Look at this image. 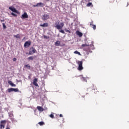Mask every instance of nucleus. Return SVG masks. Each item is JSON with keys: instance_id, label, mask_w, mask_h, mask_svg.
Segmentation results:
<instances>
[{"instance_id": "1", "label": "nucleus", "mask_w": 129, "mask_h": 129, "mask_svg": "<svg viewBox=\"0 0 129 129\" xmlns=\"http://www.w3.org/2000/svg\"><path fill=\"white\" fill-rule=\"evenodd\" d=\"M64 22H60L59 20H57L54 22L53 27L56 28L57 30H59L60 33H61L62 34H65L64 30H62V29H63V27H64Z\"/></svg>"}, {"instance_id": "2", "label": "nucleus", "mask_w": 129, "mask_h": 129, "mask_svg": "<svg viewBox=\"0 0 129 129\" xmlns=\"http://www.w3.org/2000/svg\"><path fill=\"white\" fill-rule=\"evenodd\" d=\"M0 129H4L5 128V126L6 125V124L7 123V120H1L0 122Z\"/></svg>"}, {"instance_id": "3", "label": "nucleus", "mask_w": 129, "mask_h": 129, "mask_svg": "<svg viewBox=\"0 0 129 129\" xmlns=\"http://www.w3.org/2000/svg\"><path fill=\"white\" fill-rule=\"evenodd\" d=\"M82 47H86V48H84V51L86 52H88L90 51V48H89V45L87 44H83L82 45Z\"/></svg>"}, {"instance_id": "4", "label": "nucleus", "mask_w": 129, "mask_h": 129, "mask_svg": "<svg viewBox=\"0 0 129 129\" xmlns=\"http://www.w3.org/2000/svg\"><path fill=\"white\" fill-rule=\"evenodd\" d=\"M36 53V49L33 47L30 48V50L29 52V55H33V54H35Z\"/></svg>"}, {"instance_id": "5", "label": "nucleus", "mask_w": 129, "mask_h": 129, "mask_svg": "<svg viewBox=\"0 0 129 129\" xmlns=\"http://www.w3.org/2000/svg\"><path fill=\"white\" fill-rule=\"evenodd\" d=\"M79 65L78 70H82L83 69V67H82V64H83V62L82 61H79L78 62Z\"/></svg>"}, {"instance_id": "6", "label": "nucleus", "mask_w": 129, "mask_h": 129, "mask_svg": "<svg viewBox=\"0 0 129 129\" xmlns=\"http://www.w3.org/2000/svg\"><path fill=\"white\" fill-rule=\"evenodd\" d=\"M49 18H50V16H49V15L47 14H44L42 17V20H43V21H45V20H48Z\"/></svg>"}, {"instance_id": "7", "label": "nucleus", "mask_w": 129, "mask_h": 129, "mask_svg": "<svg viewBox=\"0 0 129 129\" xmlns=\"http://www.w3.org/2000/svg\"><path fill=\"white\" fill-rule=\"evenodd\" d=\"M37 82H38V79L35 78L34 80H33V85H34V86H36V87H39V85H38V84L37 83Z\"/></svg>"}, {"instance_id": "8", "label": "nucleus", "mask_w": 129, "mask_h": 129, "mask_svg": "<svg viewBox=\"0 0 129 129\" xmlns=\"http://www.w3.org/2000/svg\"><path fill=\"white\" fill-rule=\"evenodd\" d=\"M30 46H31V41H26L24 44L25 48H28Z\"/></svg>"}, {"instance_id": "9", "label": "nucleus", "mask_w": 129, "mask_h": 129, "mask_svg": "<svg viewBox=\"0 0 129 129\" xmlns=\"http://www.w3.org/2000/svg\"><path fill=\"white\" fill-rule=\"evenodd\" d=\"M21 19H28L29 18V16H28V14L26 12H25L21 17Z\"/></svg>"}, {"instance_id": "10", "label": "nucleus", "mask_w": 129, "mask_h": 129, "mask_svg": "<svg viewBox=\"0 0 129 129\" xmlns=\"http://www.w3.org/2000/svg\"><path fill=\"white\" fill-rule=\"evenodd\" d=\"M9 10L12 11V12H13V13H16V14H18V11L14 7H9Z\"/></svg>"}, {"instance_id": "11", "label": "nucleus", "mask_w": 129, "mask_h": 129, "mask_svg": "<svg viewBox=\"0 0 129 129\" xmlns=\"http://www.w3.org/2000/svg\"><path fill=\"white\" fill-rule=\"evenodd\" d=\"M90 26L92 27L93 30H96V25L93 24V21L90 23Z\"/></svg>"}, {"instance_id": "12", "label": "nucleus", "mask_w": 129, "mask_h": 129, "mask_svg": "<svg viewBox=\"0 0 129 129\" xmlns=\"http://www.w3.org/2000/svg\"><path fill=\"white\" fill-rule=\"evenodd\" d=\"M44 6V4L42 3H37L36 5H34V7H43Z\"/></svg>"}, {"instance_id": "13", "label": "nucleus", "mask_w": 129, "mask_h": 129, "mask_svg": "<svg viewBox=\"0 0 129 129\" xmlns=\"http://www.w3.org/2000/svg\"><path fill=\"white\" fill-rule=\"evenodd\" d=\"M76 34L79 36V37H82L83 36V34L78 30L76 31Z\"/></svg>"}, {"instance_id": "14", "label": "nucleus", "mask_w": 129, "mask_h": 129, "mask_svg": "<svg viewBox=\"0 0 129 129\" xmlns=\"http://www.w3.org/2000/svg\"><path fill=\"white\" fill-rule=\"evenodd\" d=\"M8 83L13 87H16V84H14L12 81H8Z\"/></svg>"}, {"instance_id": "15", "label": "nucleus", "mask_w": 129, "mask_h": 129, "mask_svg": "<svg viewBox=\"0 0 129 129\" xmlns=\"http://www.w3.org/2000/svg\"><path fill=\"white\" fill-rule=\"evenodd\" d=\"M37 109L38 110H39V111H44V108L41 106H38L37 107Z\"/></svg>"}, {"instance_id": "16", "label": "nucleus", "mask_w": 129, "mask_h": 129, "mask_svg": "<svg viewBox=\"0 0 129 129\" xmlns=\"http://www.w3.org/2000/svg\"><path fill=\"white\" fill-rule=\"evenodd\" d=\"M80 79L82 80V81H86L87 82V81L86 80V79L84 77H83V76H80Z\"/></svg>"}, {"instance_id": "17", "label": "nucleus", "mask_w": 129, "mask_h": 129, "mask_svg": "<svg viewBox=\"0 0 129 129\" xmlns=\"http://www.w3.org/2000/svg\"><path fill=\"white\" fill-rule=\"evenodd\" d=\"M24 67L25 68H26V69H28L29 70L31 69V66H30V64H29L25 65Z\"/></svg>"}, {"instance_id": "18", "label": "nucleus", "mask_w": 129, "mask_h": 129, "mask_svg": "<svg viewBox=\"0 0 129 129\" xmlns=\"http://www.w3.org/2000/svg\"><path fill=\"white\" fill-rule=\"evenodd\" d=\"M40 27H48V23H45L43 24H40Z\"/></svg>"}, {"instance_id": "19", "label": "nucleus", "mask_w": 129, "mask_h": 129, "mask_svg": "<svg viewBox=\"0 0 129 129\" xmlns=\"http://www.w3.org/2000/svg\"><path fill=\"white\" fill-rule=\"evenodd\" d=\"M60 42L59 41H56V42H55V46H60Z\"/></svg>"}, {"instance_id": "20", "label": "nucleus", "mask_w": 129, "mask_h": 129, "mask_svg": "<svg viewBox=\"0 0 129 129\" xmlns=\"http://www.w3.org/2000/svg\"><path fill=\"white\" fill-rule=\"evenodd\" d=\"M8 92L10 93V92H12L13 91V88H11L8 89Z\"/></svg>"}, {"instance_id": "21", "label": "nucleus", "mask_w": 129, "mask_h": 129, "mask_svg": "<svg viewBox=\"0 0 129 129\" xmlns=\"http://www.w3.org/2000/svg\"><path fill=\"white\" fill-rule=\"evenodd\" d=\"M13 91L14 92H20V90H19L18 88H16V89L13 88Z\"/></svg>"}, {"instance_id": "22", "label": "nucleus", "mask_w": 129, "mask_h": 129, "mask_svg": "<svg viewBox=\"0 0 129 129\" xmlns=\"http://www.w3.org/2000/svg\"><path fill=\"white\" fill-rule=\"evenodd\" d=\"M49 116L51 118H55V117H54V113H51V114L49 115Z\"/></svg>"}, {"instance_id": "23", "label": "nucleus", "mask_w": 129, "mask_h": 129, "mask_svg": "<svg viewBox=\"0 0 129 129\" xmlns=\"http://www.w3.org/2000/svg\"><path fill=\"white\" fill-rule=\"evenodd\" d=\"M38 124H39V125H44V124H45V123L43 121H40L38 122Z\"/></svg>"}, {"instance_id": "24", "label": "nucleus", "mask_w": 129, "mask_h": 129, "mask_svg": "<svg viewBox=\"0 0 129 129\" xmlns=\"http://www.w3.org/2000/svg\"><path fill=\"white\" fill-rule=\"evenodd\" d=\"M87 7H93V5H92V4L91 3H89L87 5Z\"/></svg>"}, {"instance_id": "25", "label": "nucleus", "mask_w": 129, "mask_h": 129, "mask_svg": "<svg viewBox=\"0 0 129 129\" xmlns=\"http://www.w3.org/2000/svg\"><path fill=\"white\" fill-rule=\"evenodd\" d=\"M75 54H78V55H81V54L79 52V51L76 50L74 52Z\"/></svg>"}, {"instance_id": "26", "label": "nucleus", "mask_w": 129, "mask_h": 129, "mask_svg": "<svg viewBox=\"0 0 129 129\" xmlns=\"http://www.w3.org/2000/svg\"><path fill=\"white\" fill-rule=\"evenodd\" d=\"M14 37L15 38H17V39H20V34H17L16 35H14Z\"/></svg>"}, {"instance_id": "27", "label": "nucleus", "mask_w": 129, "mask_h": 129, "mask_svg": "<svg viewBox=\"0 0 129 129\" xmlns=\"http://www.w3.org/2000/svg\"><path fill=\"white\" fill-rule=\"evenodd\" d=\"M28 60H34V56H30L29 57H28Z\"/></svg>"}, {"instance_id": "28", "label": "nucleus", "mask_w": 129, "mask_h": 129, "mask_svg": "<svg viewBox=\"0 0 129 129\" xmlns=\"http://www.w3.org/2000/svg\"><path fill=\"white\" fill-rule=\"evenodd\" d=\"M2 25L3 26L4 29H7V26H6V24L5 23H2Z\"/></svg>"}, {"instance_id": "29", "label": "nucleus", "mask_w": 129, "mask_h": 129, "mask_svg": "<svg viewBox=\"0 0 129 129\" xmlns=\"http://www.w3.org/2000/svg\"><path fill=\"white\" fill-rule=\"evenodd\" d=\"M64 31L67 32V33H71V31H70V30H68V29H65Z\"/></svg>"}, {"instance_id": "30", "label": "nucleus", "mask_w": 129, "mask_h": 129, "mask_svg": "<svg viewBox=\"0 0 129 129\" xmlns=\"http://www.w3.org/2000/svg\"><path fill=\"white\" fill-rule=\"evenodd\" d=\"M43 38H44V39H49L50 37L49 36H47L46 35H44L43 36Z\"/></svg>"}, {"instance_id": "31", "label": "nucleus", "mask_w": 129, "mask_h": 129, "mask_svg": "<svg viewBox=\"0 0 129 129\" xmlns=\"http://www.w3.org/2000/svg\"><path fill=\"white\" fill-rule=\"evenodd\" d=\"M11 15L12 16H14V17H17V15L16 14L14 13H12Z\"/></svg>"}, {"instance_id": "32", "label": "nucleus", "mask_w": 129, "mask_h": 129, "mask_svg": "<svg viewBox=\"0 0 129 129\" xmlns=\"http://www.w3.org/2000/svg\"><path fill=\"white\" fill-rule=\"evenodd\" d=\"M59 117H63V115H62V114H60L59 115Z\"/></svg>"}, {"instance_id": "33", "label": "nucleus", "mask_w": 129, "mask_h": 129, "mask_svg": "<svg viewBox=\"0 0 129 129\" xmlns=\"http://www.w3.org/2000/svg\"><path fill=\"white\" fill-rule=\"evenodd\" d=\"M1 22L2 23H3V22H5V20H1Z\"/></svg>"}, {"instance_id": "34", "label": "nucleus", "mask_w": 129, "mask_h": 129, "mask_svg": "<svg viewBox=\"0 0 129 129\" xmlns=\"http://www.w3.org/2000/svg\"><path fill=\"white\" fill-rule=\"evenodd\" d=\"M13 60H14V61H16V60H17V58H13Z\"/></svg>"}]
</instances>
